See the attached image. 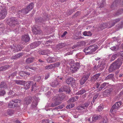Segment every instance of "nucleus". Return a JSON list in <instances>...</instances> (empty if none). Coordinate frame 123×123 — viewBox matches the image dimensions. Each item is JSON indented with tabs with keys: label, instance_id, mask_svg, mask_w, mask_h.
Wrapping results in <instances>:
<instances>
[{
	"label": "nucleus",
	"instance_id": "1",
	"mask_svg": "<svg viewBox=\"0 0 123 123\" xmlns=\"http://www.w3.org/2000/svg\"><path fill=\"white\" fill-rule=\"evenodd\" d=\"M123 61V59L120 58L113 63L111 65L109 69V72H111L119 69L122 65Z\"/></svg>",
	"mask_w": 123,
	"mask_h": 123
},
{
	"label": "nucleus",
	"instance_id": "2",
	"mask_svg": "<svg viewBox=\"0 0 123 123\" xmlns=\"http://www.w3.org/2000/svg\"><path fill=\"white\" fill-rule=\"evenodd\" d=\"M97 46L95 45H91L86 48L84 50L86 55L94 53L97 49Z\"/></svg>",
	"mask_w": 123,
	"mask_h": 123
},
{
	"label": "nucleus",
	"instance_id": "3",
	"mask_svg": "<svg viewBox=\"0 0 123 123\" xmlns=\"http://www.w3.org/2000/svg\"><path fill=\"white\" fill-rule=\"evenodd\" d=\"M59 96L55 99V102L52 103L51 105V107H54L60 104L61 103V101L64 98L65 95L62 94L59 95Z\"/></svg>",
	"mask_w": 123,
	"mask_h": 123
},
{
	"label": "nucleus",
	"instance_id": "4",
	"mask_svg": "<svg viewBox=\"0 0 123 123\" xmlns=\"http://www.w3.org/2000/svg\"><path fill=\"white\" fill-rule=\"evenodd\" d=\"M36 83H33L32 81H29L26 82L25 81V83L23 85L24 86V87L25 89H27L30 88L31 85H32L31 91H36L37 89L35 85Z\"/></svg>",
	"mask_w": 123,
	"mask_h": 123
},
{
	"label": "nucleus",
	"instance_id": "5",
	"mask_svg": "<svg viewBox=\"0 0 123 123\" xmlns=\"http://www.w3.org/2000/svg\"><path fill=\"white\" fill-rule=\"evenodd\" d=\"M34 4L33 3H31L29 5H28L25 9H23L21 10V11L19 10L18 11V13L21 14H27L30 11H31L33 8L34 6Z\"/></svg>",
	"mask_w": 123,
	"mask_h": 123
},
{
	"label": "nucleus",
	"instance_id": "6",
	"mask_svg": "<svg viewBox=\"0 0 123 123\" xmlns=\"http://www.w3.org/2000/svg\"><path fill=\"white\" fill-rule=\"evenodd\" d=\"M121 105V103L118 102L116 103L113 105L112 107L110 110V112L111 114L114 113V112H116L118 110V108Z\"/></svg>",
	"mask_w": 123,
	"mask_h": 123
},
{
	"label": "nucleus",
	"instance_id": "7",
	"mask_svg": "<svg viewBox=\"0 0 123 123\" xmlns=\"http://www.w3.org/2000/svg\"><path fill=\"white\" fill-rule=\"evenodd\" d=\"M92 63L94 65V68L95 70H98L102 71L104 68V64L102 65V64H100L97 66L96 64H97V63L95 61H93Z\"/></svg>",
	"mask_w": 123,
	"mask_h": 123
},
{
	"label": "nucleus",
	"instance_id": "8",
	"mask_svg": "<svg viewBox=\"0 0 123 123\" xmlns=\"http://www.w3.org/2000/svg\"><path fill=\"white\" fill-rule=\"evenodd\" d=\"M80 65L78 62H76L73 65H72L70 68V70L71 72L74 73L77 71V70L80 67Z\"/></svg>",
	"mask_w": 123,
	"mask_h": 123
},
{
	"label": "nucleus",
	"instance_id": "9",
	"mask_svg": "<svg viewBox=\"0 0 123 123\" xmlns=\"http://www.w3.org/2000/svg\"><path fill=\"white\" fill-rule=\"evenodd\" d=\"M64 91L69 93L70 91V90L69 88V86H63L59 90V92Z\"/></svg>",
	"mask_w": 123,
	"mask_h": 123
},
{
	"label": "nucleus",
	"instance_id": "10",
	"mask_svg": "<svg viewBox=\"0 0 123 123\" xmlns=\"http://www.w3.org/2000/svg\"><path fill=\"white\" fill-rule=\"evenodd\" d=\"M89 104L90 103L89 102H87L85 103L82 106H78L77 107V109L79 110H83V109H86L88 107Z\"/></svg>",
	"mask_w": 123,
	"mask_h": 123
},
{
	"label": "nucleus",
	"instance_id": "11",
	"mask_svg": "<svg viewBox=\"0 0 123 123\" xmlns=\"http://www.w3.org/2000/svg\"><path fill=\"white\" fill-rule=\"evenodd\" d=\"M89 75L87 74L84 75L80 81V84L81 85L83 84L87 80Z\"/></svg>",
	"mask_w": 123,
	"mask_h": 123
},
{
	"label": "nucleus",
	"instance_id": "12",
	"mask_svg": "<svg viewBox=\"0 0 123 123\" xmlns=\"http://www.w3.org/2000/svg\"><path fill=\"white\" fill-rule=\"evenodd\" d=\"M75 80L72 78H67L66 80V83L68 84H73L75 82Z\"/></svg>",
	"mask_w": 123,
	"mask_h": 123
},
{
	"label": "nucleus",
	"instance_id": "13",
	"mask_svg": "<svg viewBox=\"0 0 123 123\" xmlns=\"http://www.w3.org/2000/svg\"><path fill=\"white\" fill-rule=\"evenodd\" d=\"M0 18H4L7 14V12L5 9H4L0 12Z\"/></svg>",
	"mask_w": 123,
	"mask_h": 123
},
{
	"label": "nucleus",
	"instance_id": "14",
	"mask_svg": "<svg viewBox=\"0 0 123 123\" xmlns=\"http://www.w3.org/2000/svg\"><path fill=\"white\" fill-rule=\"evenodd\" d=\"M102 117L100 115H94L92 117V122H90V123H93L95 121L100 119Z\"/></svg>",
	"mask_w": 123,
	"mask_h": 123
},
{
	"label": "nucleus",
	"instance_id": "15",
	"mask_svg": "<svg viewBox=\"0 0 123 123\" xmlns=\"http://www.w3.org/2000/svg\"><path fill=\"white\" fill-rule=\"evenodd\" d=\"M22 40L25 42H28L30 40V38L28 35H25L22 36Z\"/></svg>",
	"mask_w": 123,
	"mask_h": 123
},
{
	"label": "nucleus",
	"instance_id": "16",
	"mask_svg": "<svg viewBox=\"0 0 123 123\" xmlns=\"http://www.w3.org/2000/svg\"><path fill=\"white\" fill-rule=\"evenodd\" d=\"M40 43V42L39 41L34 42L31 44L30 47L32 49L38 46Z\"/></svg>",
	"mask_w": 123,
	"mask_h": 123
},
{
	"label": "nucleus",
	"instance_id": "17",
	"mask_svg": "<svg viewBox=\"0 0 123 123\" xmlns=\"http://www.w3.org/2000/svg\"><path fill=\"white\" fill-rule=\"evenodd\" d=\"M112 88H110L107 89L105 91L104 94L107 96L111 94L112 92Z\"/></svg>",
	"mask_w": 123,
	"mask_h": 123
},
{
	"label": "nucleus",
	"instance_id": "18",
	"mask_svg": "<svg viewBox=\"0 0 123 123\" xmlns=\"http://www.w3.org/2000/svg\"><path fill=\"white\" fill-rule=\"evenodd\" d=\"M16 20V19L15 18H12L11 19L10 25L11 26H12L13 25H15V24H16L17 23Z\"/></svg>",
	"mask_w": 123,
	"mask_h": 123
},
{
	"label": "nucleus",
	"instance_id": "19",
	"mask_svg": "<svg viewBox=\"0 0 123 123\" xmlns=\"http://www.w3.org/2000/svg\"><path fill=\"white\" fill-rule=\"evenodd\" d=\"M60 83L58 82V80H54L51 83V85L53 87H55L57 86Z\"/></svg>",
	"mask_w": 123,
	"mask_h": 123
},
{
	"label": "nucleus",
	"instance_id": "20",
	"mask_svg": "<svg viewBox=\"0 0 123 123\" xmlns=\"http://www.w3.org/2000/svg\"><path fill=\"white\" fill-rule=\"evenodd\" d=\"M47 61L48 63H51L55 62L56 60L54 57H49L47 59Z\"/></svg>",
	"mask_w": 123,
	"mask_h": 123
},
{
	"label": "nucleus",
	"instance_id": "21",
	"mask_svg": "<svg viewBox=\"0 0 123 123\" xmlns=\"http://www.w3.org/2000/svg\"><path fill=\"white\" fill-rule=\"evenodd\" d=\"M32 31L33 33L35 34H40L42 33V32L41 30H38L36 28L33 29L32 30Z\"/></svg>",
	"mask_w": 123,
	"mask_h": 123
},
{
	"label": "nucleus",
	"instance_id": "22",
	"mask_svg": "<svg viewBox=\"0 0 123 123\" xmlns=\"http://www.w3.org/2000/svg\"><path fill=\"white\" fill-rule=\"evenodd\" d=\"M15 82L18 84L23 85L25 83V81L23 80H16Z\"/></svg>",
	"mask_w": 123,
	"mask_h": 123
},
{
	"label": "nucleus",
	"instance_id": "23",
	"mask_svg": "<svg viewBox=\"0 0 123 123\" xmlns=\"http://www.w3.org/2000/svg\"><path fill=\"white\" fill-rule=\"evenodd\" d=\"M109 83H108L104 82L101 85L100 87L99 88V89L101 90L102 89L104 88L105 86H107L108 85Z\"/></svg>",
	"mask_w": 123,
	"mask_h": 123
},
{
	"label": "nucleus",
	"instance_id": "24",
	"mask_svg": "<svg viewBox=\"0 0 123 123\" xmlns=\"http://www.w3.org/2000/svg\"><path fill=\"white\" fill-rule=\"evenodd\" d=\"M86 43L84 41H82L78 43L76 45V46L79 47L84 45Z\"/></svg>",
	"mask_w": 123,
	"mask_h": 123
},
{
	"label": "nucleus",
	"instance_id": "25",
	"mask_svg": "<svg viewBox=\"0 0 123 123\" xmlns=\"http://www.w3.org/2000/svg\"><path fill=\"white\" fill-rule=\"evenodd\" d=\"M13 49H14L13 50H14L15 51H18L21 49L22 47H21L19 45H18L15 46Z\"/></svg>",
	"mask_w": 123,
	"mask_h": 123
},
{
	"label": "nucleus",
	"instance_id": "26",
	"mask_svg": "<svg viewBox=\"0 0 123 123\" xmlns=\"http://www.w3.org/2000/svg\"><path fill=\"white\" fill-rule=\"evenodd\" d=\"M31 97L28 98H26L25 101V103L27 105L31 103Z\"/></svg>",
	"mask_w": 123,
	"mask_h": 123
},
{
	"label": "nucleus",
	"instance_id": "27",
	"mask_svg": "<svg viewBox=\"0 0 123 123\" xmlns=\"http://www.w3.org/2000/svg\"><path fill=\"white\" fill-rule=\"evenodd\" d=\"M34 59V58L33 57L27 58L26 60V62L27 63H30L33 61Z\"/></svg>",
	"mask_w": 123,
	"mask_h": 123
},
{
	"label": "nucleus",
	"instance_id": "28",
	"mask_svg": "<svg viewBox=\"0 0 123 123\" xmlns=\"http://www.w3.org/2000/svg\"><path fill=\"white\" fill-rule=\"evenodd\" d=\"M0 88H4L5 89L8 88L7 87L6 84L3 82H2L0 85Z\"/></svg>",
	"mask_w": 123,
	"mask_h": 123
},
{
	"label": "nucleus",
	"instance_id": "29",
	"mask_svg": "<svg viewBox=\"0 0 123 123\" xmlns=\"http://www.w3.org/2000/svg\"><path fill=\"white\" fill-rule=\"evenodd\" d=\"M49 51L46 50H44L39 52V54L42 55H46L49 54Z\"/></svg>",
	"mask_w": 123,
	"mask_h": 123
},
{
	"label": "nucleus",
	"instance_id": "30",
	"mask_svg": "<svg viewBox=\"0 0 123 123\" xmlns=\"http://www.w3.org/2000/svg\"><path fill=\"white\" fill-rule=\"evenodd\" d=\"M83 35L85 36H91L92 34L90 31H85L83 32Z\"/></svg>",
	"mask_w": 123,
	"mask_h": 123
},
{
	"label": "nucleus",
	"instance_id": "31",
	"mask_svg": "<svg viewBox=\"0 0 123 123\" xmlns=\"http://www.w3.org/2000/svg\"><path fill=\"white\" fill-rule=\"evenodd\" d=\"M100 74V73H98L94 75L93 77L92 78V80H96L99 77Z\"/></svg>",
	"mask_w": 123,
	"mask_h": 123
},
{
	"label": "nucleus",
	"instance_id": "32",
	"mask_svg": "<svg viewBox=\"0 0 123 123\" xmlns=\"http://www.w3.org/2000/svg\"><path fill=\"white\" fill-rule=\"evenodd\" d=\"M25 67V68L26 69H30L34 70H35L36 69V68H35L32 67L30 65H29L26 66Z\"/></svg>",
	"mask_w": 123,
	"mask_h": 123
},
{
	"label": "nucleus",
	"instance_id": "33",
	"mask_svg": "<svg viewBox=\"0 0 123 123\" xmlns=\"http://www.w3.org/2000/svg\"><path fill=\"white\" fill-rule=\"evenodd\" d=\"M45 68L46 69H49L53 68V64L49 65L45 67Z\"/></svg>",
	"mask_w": 123,
	"mask_h": 123
},
{
	"label": "nucleus",
	"instance_id": "34",
	"mask_svg": "<svg viewBox=\"0 0 123 123\" xmlns=\"http://www.w3.org/2000/svg\"><path fill=\"white\" fill-rule=\"evenodd\" d=\"M9 68L8 66H5L0 68V71H4L7 69Z\"/></svg>",
	"mask_w": 123,
	"mask_h": 123
},
{
	"label": "nucleus",
	"instance_id": "35",
	"mask_svg": "<svg viewBox=\"0 0 123 123\" xmlns=\"http://www.w3.org/2000/svg\"><path fill=\"white\" fill-rule=\"evenodd\" d=\"M86 92L85 90L82 89L76 93L77 95H82Z\"/></svg>",
	"mask_w": 123,
	"mask_h": 123
},
{
	"label": "nucleus",
	"instance_id": "36",
	"mask_svg": "<svg viewBox=\"0 0 123 123\" xmlns=\"http://www.w3.org/2000/svg\"><path fill=\"white\" fill-rule=\"evenodd\" d=\"M114 75L113 74H110L106 77L105 80H107L112 78L114 76Z\"/></svg>",
	"mask_w": 123,
	"mask_h": 123
},
{
	"label": "nucleus",
	"instance_id": "37",
	"mask_svg": "<svg viewBox=\"0 0 123 123\" xmlns=\"http://www.w3.org/2000/svg\"><path fill=\"white\" fill-rule=\"evenodd\" d=\"M82 53H78L76 55V56L78 58H82L83 57L82 56Z\"/></svg>",
	"mask_w": 123,
	"mask_h": 123
},
{
	"label": "nucleus",
	"instance_id": "38",
	"mask_svg": "<svg viewBox=\"0 0 123 123\" xmlns=\"http://www.w3.org/2000/svg\"><path fill=\"white\" fill-rule=\"evenodd\" d=\"M117 55L116 54H113L111 56V59L110 60V61H114L116 58L117 56Z\"/></svg>",
	"mask_w": 123,
	"mask_h": 123
},
{
	"label": "nucleus",
	"instance_id": "39",
	"mask_svg": "<svg viewBox=\"0 0 123 123\" xmlns=\"http://www.w3.org/2000/svg\"><path fill=\"white\" fill-rule=\"evenodd\" d=\"M53 68L58 67L60 65V63L59 62H57L54 64H52Z\"/></svg>",
	"mask_w": 123,
	"mask_h": 123
},
{
	"label": "nucleus",
	"instance_id": "40",
	"mask_svg": "<svg viewBox=\"0 0 123 123\" xmlns=\"http://www.w3.org/2000/svg\"><path fill=\"white\" fill-rule=\"evenodd\" d=\"M65 44L63 43H59L57 46V48H59V49L62 48L64 46Z\"/></svg>",
	"mask_w": 123,
	"mask_h": 123
},
{
	"label": "nucleus",
	"instance_id": "41",
	"mask_svg": "<svg viewBox=\"0 0 123 123\" xmlns=\"http://www.w3.org/2000/svg\"><path fill=\"white\" fill-rule=\"evenodd\" d=\"M14 112V111L12 110H8L7 111V114L11 115L13 114Z\"/></svg>",
	"mask_w": 123,
	"mask_h": 123
},
{
	"label": "nucleus",
	"instance_id": "42",
	"mask_svg": "<svg viewBox=\"0 0 123 123\" xmlns=\"http://www.w3.org/2000/svg\"><path fill=\"white\" fill-rule=\"evenodd\" d=\"M26 74V73L23 71L20 72L19 73V74L22 77H23Z\"/></svg>",
	"mask_w": 123,
	"mask_h": 123
},
{
	"label": "nucleus",
	"instance_id": "43",
	"mask_svg": "<svg viewBox=\"0 0 123 123\" xmlns=\"http://www.w3.org/2000/svg\"><path fill=\"white\" fill-rule=\"evenodd\" d=\"M120 18H118L116 19L115 20H114L113 21V24H112V26H111V27L113 26L115 24L119 22V21H120Z\"/></svg>",
	"mask_w": 123,
	"mask_h": 123
},
{
	"label": "nucleus",
	"instance_id": "44",
	"mask_svg": "<svg viewBox=\"0 0 123 123\" xmlns=\"http://www.w3.org/2000/svg\"><path fill=\"white\" fill-rule=\"evenodd\" d=\"M13 103L11 102V101L9 102L8 105V107L9 108H12L13 107Z\"/></svg>",
	"mask_w": 123,
	"mask_h": 123
},
{
	"label": "nucleus",
	"instance_id": "45",
	"mask_svg": "<svg viewBox=\"0 0 123 123\" xmlns=\"http://www.w3.org/2000/svg\"><path fill=\"white\" fill-rule=\"evenodd\" d=\"M105 4V1L104 0L102 1L101 3L100 4V7H102L104 6Z\"/></svg>",
	"mask_w": 123,
	"mask_h": 123
},
{
	"label": "nucleus",
	"instance_id": "46",
	"mask_svg": "<svg viewBox=\"0 0 123 123\" xmlns=\"http://www.w3.org/2000/svg\"><path fill=\"white\" fill-rule=\"evenodd\" d=\"M5 94V92L3 90H0V96H3Z\"/></svg>",
	"mask_w": 123,
	"mask_h": 123
},
{
	"label": "nucleus",
	"instance_id": "47",
	"mask_svg": "<svg viewBox=\"0 0 123 123\" xmlns=\"http://www.w3.org/2000/svg\"><path fill=\"white\" fill-rule=\"evenodd\" d=\"M69 64L71 66L72 65V64H74V61L73 59H70L69 60Z\"/></svg>",
	"mask_w": 123,
	"mask_h": 123
},
{
	"label": "nucleus",
	"instance_id": "48",
	"mask_svg": "<svg viewBox=\"0 0 123 123\" xmlns=\"http://www.w3.org/2000/svg\"><path fill=\"white\" fill-rule=\"evenodd\" d=\"M41 79V77L40 76H38L35 78V80L37 81H39Z\"/></svg>",
	"mask_w": 123,
	"mask_h": 123
},
{
	"label": "nucleus",
	"instance_id": "49",
	"mask_svg": "<svg viewBox=\"0 0 123 123\" xmlns=\"http://www.w3.org/2000/svg\"><path fill=\"white\" fill-rule=\"evenodd\" d=\"M74 106V104H71L68 105L66 107V108L67 109H70L73 107Z\"/></svg>",
	"mask_w": 123,
	"mask_h": 123
},
{
	"label": "nucleus",
	"instance_id": "50",
	"mask_svg": "<svg viewBox=\"0 0 123 123\" xmlns=\"http://www.w3.org/2000/svg\"><path fill=\"white\" fill-rule=\"evenodd\" d=\"M103 108V107L101 105L99 106L97 109V111H102Z\"/></svg>",
	"mask_w": 123,
	"mask_h": 123
},
{
	"label": "nucleus",
	"instance_id": "51",
	"mask_svg": "<svg viewBox=\"0 0 123 123\" xmlns=\"http://www.w3.org/2000/svg\"><path fill=\"white\" fill-rule=\"evenodd\" d=\"M12 101L14 102L15 103H20V101L18 99H16L15 100H12Z\"/></svg>",
	"mask_w": 123,
	"mask_h": 123
},
{
	"label": "nucleus",
	"instance_id": "52",
	"mask_svg": "<svg viewBox=\"0 0 123 123\" xmlns=\"http://www.w3.org/2000/svg\"><path fill=\"white\" fill-rule=\"evenodd\" d=\"M117 0H116L114 2L113 4L111 6V7H112L113 6H116L117 5Z\"/></svg>",
	"mask_w": 123,
	"mask_h": 123
},
{
	"label": "nucleus",
	"instance_id": "53",
	"mask_svg": "<svg viewBox=\"0 0 123 123\" xmlns=\"http://www.w3.org/2000/svg\"><path fill=\"white\" fill-rule=\"evenodd\" d=\"M100 85V84L99 83H97L95 85V86H94V88L95 89V88H98L99 86Z\"/></svg>",
	"mask_w": 123,
	"mask_h": 123
},
{
	"label": "nucleus",
	"instance_id": "54",
	"mask_svg": "<svg viewBox=\"0 0 123 123\" xmlns=\"http://www.w3.org/2000/svg\"><path fill=\"white\" fill-rule=\"evenodd\" d=\"M107 122V120L106 119H104L100 123H106Z\"/></svg>",
	"mask_w": 123,
	"mask_h": 123
},
{
	"label": "nucleus",
	"instance_id": "55",
	"mask_svg": "<svg viewBox=\"0 0 123 123\" xmlns=\"http://www.w3.org/2000/svg\"><path fill=\"white\" fill-rule=\"evenodd\" d=\"M116 49V47L115 46H114L113 47H112L111 48V49L112 51H115Z\"/></svg>",
	"mask_w": 123,
	"mask_h": 123
},
{
	"label": "nucleus",
	"instance_id": "56",
	"mask_svg": "<svg viewBox=\"0 0 123 123\" xmlns=\"http://www.w3.org/2000/svg\"><path fill=\"white\" fill-rule=\"evenodd\" d=\"M63 107L62 106H61V105L59 106L58 107H56L55 108V109L57 110V109H61Z\"/></svg>",
	"mask_w": 123,
	"mask_h": 123
},
{
	"label": "nucleus",
	"instance_id": "57",
	"mask_svg": "<svg viewBox=\"0 0 123 123\" xmlns=\"http://www.w3.org/2000/svg\"><path fill=\"white\" fill-rule=\"evenodd\" d=\"M70 100L71 102H74L76 100L75 99V98H73L71 99Z\"/></svg>",
	"mask_w": 123,
	"mask_h": 123
},
{
	"label": "nucleus",
	"instance_id": "58",
	"mask_svg": "<svg viewBox=\"0 0 123 123\" xmlns=\"http://www.w3.org/2000/svg\"><path fill=\"white\" fill-rule=\"evenodd\" d=\"M49 74H48L46 75L45 77V79L46 80L49 77Z\"/></svg>",
	"mask_w": 123,
	"mask_h": 123
},
{
	"label": "nucleus",
	"instance_id": "59",
	"mask_svg": "<svg viewBox=\"0 0 123 123\" xmlns=\"http://www.w3.org/2000/svg\"><path fill=\"white\" fill-rule=\"evenodd\" d=\"M98 94H96L95 95L93 98V99L94 100H95L98 97Z\"/></svg>",
	"mask_w": 123,
	"mask_h": 123
},
{
	"label": "nucleus",
	"instance_id": "60",
	"mask_svg": "<svg viewBox=\"0 0 123 123\" xmlns=\"http://www.w3.org/2000/svg\"><path fill=\"white\" fill-rule=\"evenodd\" d=\"M67 32L66 31H65L63 33V35H62V37H64L67 34Z\"/></svg>",
	"mask_w": 123,
	"mask_h": 123
},
{
	"label": "nucleus",
	"instance_id": "61",
	"mask_svg": "<svg viewBox=\"0 0 123 123\" xmlns=\"http://www.w3.org/2000/svg\"><path fill=\"white\" fill-rule=\"evenodd\" d=\"M17 74V72H15L14 73H12V77H13V76L16 75Z\"/></svg>",
	"mask_w": 123,
	"mask_h": 123
},
{
	"label": "nucleus",
	"instance_id": "62",
	"mask_svg": "<svg viewBox=\"0 0 123 123\" xmlns=\"http://www.w3.org/2000/svg\"><path fill=\"white\" fill-rule=\"evenodd\" d=\"M3 27H2V28H0V34H1V33L3 32Z\"/></svg>",
	"mask_w": 123,
	"mask_h": 123
},
{
	"label": "nucleus",
	"instance_id": "63",
	"mask_svg": "<svg viewBox=\"0 0 123 123\" xmlns=\"http://www.w3.org/2000/svg\"><path fill=\"white\" fill-rule=\"evenodd\" d=\"M72 53H71V52H68L65 55H72Z\"/></svg>",
	"mask_w": 123,
	"mask_h": 123
},
{
	"label": "nucleus",
	"instance_id": "64",
	"mask_svg": "<svg viewBox=\"0 0 123 123\" xmlns=\"http://www.w3.org/2000/svg\"><path fill=\"white\" fill-rule=\"evenodd\" d=\"M73 117L75 118H77L78 117V116L77 115H76L75 114L73 115Z\"/></svg>",
	"mask_w": 123,
	"mask_h": 123
}]
</instances>
